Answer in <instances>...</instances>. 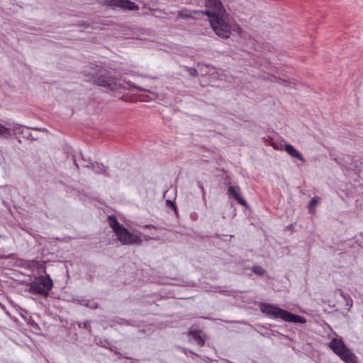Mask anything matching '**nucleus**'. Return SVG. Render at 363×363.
<instances>
[{
    "label": "nucleus",
    "instance_id": "nucleus-1",
    "mask_svg": "<svg viewBox=\"0 0 363 363\" xmlns=\"http://www.w3.org/2000/svg\"><path fill=\"white\" fill-rule=\"evenodd\" d=\"M205 6L206 9L201 11V14L210 18L211 26L218 37L228 38L231 34L233 24L220 0H206Z\"/></svg>",
    "mask_w": 363,
    "mask_h": 363
},
{
    "label": "nucleus",
    "instance_id": "nucleus-2",
    "mask_svg": "<svg viewBox=\"0 0 363 363\" xmlns=\"http://www.w3.org/2000/svg\"><path fill=\"white\" fill-rule=\"evenodd\" d=\"M111 72V70L94 64H89L83 69L84 75L92 79L95 84L114 90L118 88V84Z\"/></svg>",
    "mask_w": 363,
    "mask_h": 363
},
{
    "label": "nucleus",
    "instance_id": "nucleus-3",
    "mask_svg": "<svg viewBox=\"0 0 363 363\" xmlns=\"http://www.w3.org/2000/svg\"><path fill=\"white\" fill-rule=\"evenodd\" d=\"M260 310L268 317L275 320H282L285 322L294 323H305L306 319L298 315L291 313L276 305L270 303H261Z\"/></svg>",
    "mask_w": 363,
    "mask_h": 363
},
{
    "label": "nucleus",
    "instance_id": "nucleus-4",
    "mask_svg": "<svg viewBox=\"0 0 363 363\" xmlns=\"http://www.w3.org/2000/svg\"><path fill=\"white\" fill-rule=\"evenodd\" d=\"M53 286L52 279L48 274L40 275L35 277L29 284L28 292L40 295L44 297L48 296Z\"/></svg>",
    "mask_w": 363,
    "mask_h": 363
},
{
    "label": "nucleus",
    "instance_id": "nucleus-5",
    "mask_svg": "<svg viewBox=\"0 0 363 363\" xmlns=\"http://www.w3.org/2000/svg\"><path fill=\"white\" fill-rule=\"evenodd\" d=\"M328 347L345 363H359L357 357L345 345L341 339L333 338Z\"/></svg>",
    "mask_w": 363,
    "mask_h": 363
},
{
    "label": "nucleus",
    "instance_id": "nucleus-6",
    "mask_svg": "<svg viewBox=\"0 0 363 363\" xmlns=\"http://www.w3.org/2000/svg\"><path fill=\"white\" fill-rule=\"evenodd\" d=\"M117 239L122 245L140 244L142 239L140 235L134 234L128 231L123 225L115 233Z\"/></svg>",
    "mask_w": 363,
    "mask_h": 363
},
{
    "label": "nucleus",
    "instance_id": "nucleus-7",
    "mask_svg": "<svg viewBox=\"0 0 363 363\" xmlns=\"http://www.w3.org/2000/svg\"><path fill=\"white\" fill-rule=\"evenodd\" d=\"M98 2L104 6L123 10L138 11L139 9V6L130 0H99Z\"/></svg>",
    "mask_w": 363,
    "mask_h": 363
},
{
    "label": "nucleus",
    "instance_id": "nucleus-8",
    "mask_svg": "<svg viewBox=\"0 0 363 363\" xmlns=\"http://www.w3.org/2000/svg\"><path fill=\"white\" fill-rule=\"evenodd\" d=\"M228 194L240 205L245 207L248 206L246 201L242 197L241 191L238 186H230L228 189Z\"/></svg>",
    "mask_w": 363,
    "mask_h": 363
},
{
    "label": "nucleus",
    "instance_id": "nucleus-9",
    "mask_svg": "<svg viewBox=\"0 0 363 363\" xmlns=\"http://www.w3.org/2000/svg\"><path fill=\"white\" fill-rule=\"evenodd\" d=\"M189 335L196 342L199 346H203L206 340V335L200 330H191Z\"/></svg>",
    "mask_w": 363,
    "mask_h": 363
},
{
    "label": "nucleus",
    "instance_id": "nucleus-10",
    "mask_svg": "<svg viewBox=\"0 0 363 363\" xmlns=\"http://www.w3.org/2000/svg\"><path fill=\"white\" fill-rule=\"evenodd\" d=\"M284 150L291 157L298 159V160H300L303 162H305V159L303 157V155L292 145H290V144L285 145Z\"/></svg>",
    "mask_w": 363,
    "mask_h": 363
},
{
    "label": "nucleus",
    "instance_id": "nucleus-11",
    "mask_svg": "<svg viewBox=\"0 0 363 363\" xmlns=\"http://www.w3.org/2000/svg\"><path fill=\"white\" fill-rule=\"evenodd\" d=\"M178 17L184 19L195 18L193 14H201L200 10H189L188 9H182L177 12Z\"/></svg>",
    "mask_w": 363,
    "mask_h": 363
},
{
    "label": "nucleus",
    "instance_id": "nucleus-12",
    "mask_svg": "<svg viewBox=\"0 0 363 363\" xmlns=\"http://www.w3.org/2000/svg\"><path fill=\"white\" fill-rule=\"evenodd\" d=\"M107 220L109 226L113 229V231L116 233L119 228L123 226V225L120 224L117 220V218L114 215L108 216L107 218Z\"/></svg>",
    "mask_w": 363,
    "mask_h": 363
},
{
    "label": "nucleus",
    "instance_id": "nucleus-13",
    "mask_svg": "<svg viewBox=\"0 0 363 363\" xmlns=\"http://www.w3.org/2000/svg\"><path fill=\"white\" fill-rule=\"evenodd\" d=\"M94 171L96 174H106V167L101 163L95 162L91 164Z\"/></svg>",
    "mask_w": 363,
    "mask_h": 363
},
{
    "label": "nucleus",
    "instance_id": "nucleus-14",
    "mask_svg": "<svg viewBox=\"0 0 363 363\" xmlns=\"http://www.w3.org/2000/svg\"><path fill=\"white\" fill-rule=\"evenodd\" d=\"M11 135V130L9 128H7L0 123V138H8Z\"/></svg>",
    "mask_w": 363,
    "mask_h": 363
},
{
    "label": "nucleus",
    "instance_id": "nucleus-15",
    "mask_svg": "<svg viewBox=\"0 0 363 363\" xmlns=\"http://www.w3.org/2000/svg\"><path fill=\"white\" fill-rule=\"evenodd\" d=\"M254 274L259 276H264L267 273L266 270L259 265H255L251 268Z\"/></svg>",
    "mask_w": 363,
    "mask_h": 363
},
{
    "label": "nucleus",
    "instance_id": "nucleus-16",
    "mask_svg": "<svg viewBox=\"0 0 363 363\" xmlns=\"http://www.w3.org/2000/svg\"><path fill=\"white\" fill-rule=\"evenodd\" d=\"M318 201H319V197H317V196L312 198V199L311 200V201L309 203V206H308L309 212L311 213H314L315 205L318 203Z\"/></svg>",
    "mask_w": 363,
    "mask_h": 363
},
{
    "label": "nucleus",
    "instance_id": "nucleus-17",
    "mask_svg": "<svg viewBox=\"0 0 363 363\" xmlns=\"http://www.w3.org/2000/svg\"><path fill=\"white\" fill-rule=\"evenodd\" d=\"M271 145L273 147V148H274V150H282V149H283V148H282V145H281V143H280V144H278V143H274V142H273V141H272V142L271 143Z\"/></svg>",
    "mask_w": 363,
    "mask_h": 363
},
{
    "label": "nucleus",
    "instance_id": "nucleus-18",
    "mask_svg": "<svg viewBox=\"0 0 363 363\" xmlns=\"http://www.w3.org/2000/svg\"><path fill=\"white\" fill-rule=\"evenodd\" d=\"M188 71L189 74L193 77H196L198 75V71L195 68H189Z\"/></svg>",
    "mask_w": 363,
    "mask_h": 363
},
{
    "label": "nucleus",
    "instance_id": "nucleus-19",
    "mask_svg": "<svg viewBox=\"0 0 363 363\" xmlns=\"http://www.w3.org/2000/svg\"><path fill=\"white\" fill-rule=\"evenodd\" d=\"M150 11L155 14L156 12L159 13L160 14H165L164 11L157 9H150Z\"/></svg>",
    "mask_w": 363,
    "mask_h": 363
},
{
    "label": "nucleus",
    "instance_id": "nucleus-20",
    "mask_svg": "<svg viewBox=\"0 0 363 363\" xmlns=\"http://www.w3.org/2000/svg\"><path fill=\"white\" fill-rule=\"evenodd\" d=\"M166 203L167 205L171 206V207L174 209V211L175 212H177V206L172 201H171L170 200H167Z\"/></svg>",
    "mask_w": 363,
    "mask_h": 363
},
{
    "label": "nucleus",
    "instance_id": "nucleus-21",
    "mask_svg": "<svg viewBox=\"0 0 363 363\" xmlns=\"http://www.w3.org/2000/svg\"><path fill=\"white\" fill-rule=\"evenodd\" d=\"M198 184H199V187L201 189V190L202 191H204V189H203V186L202 184H201L200 182H198Z\"/></svg>",
    "mask_w": 363,
    "mask_h": 363
},
{
    "label": "nucleus",
    "instance_id": "nucleus-22",
    "mask_svg": "<svg viewBox=\"0 0 363 363\" xmlns=\"http://www.w3.org/2000/svg\"><path fill=\"white\" fill-rule=\"evenodd\" d=\"M340 295H341V296H342V297H343L344 298H345V294H343V292H342V291H340Z\"/></svg>",
    "mask_w": 363,
    "mask_h": 363
},
{
    "label": "nucleus",
    "instance_id": "nucleus-23",
    "mask_svg": "<svg viewBox=\"0 0 363 363\" xmlns=\"http://www.w3.org/2000/svg\"><path fill=\"white\" fill-rule=\"evenodd\" d=\"M94 308H98V304H97V303H96V304L94 305Z\"/></svg>",
    "mask_w": 363,
    "mask_h": 363
},
{
    "label": "nucleus",
    "instance_id": "nucleus-24",
    "mask_svg": "<svg viewBox=\"0 0 363 363\" xmlns=\"http://www.w3.org/2000/svg\"><path fill=\"white\" fill-rule=\"evenodd\" d=\"M283 83H284V85H286V82L284 79L283 80Z\"/></svg>",
    "mask_w": 363,
    "mask_h": 363
}]
</instances>
